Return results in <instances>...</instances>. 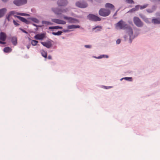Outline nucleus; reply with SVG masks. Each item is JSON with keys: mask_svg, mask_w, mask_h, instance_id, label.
<instances>
[{"mask_svg": "<svg viewBox=\"0 0 160 160\" xmlns=\"http://www.w3.org/2000/svg\"><path fill=\"white\" fill-rule=\"evenodd\" d=\"M157 8V6L155 5L152 6L151 8H148L146 9V11L149 13H152L153 12L156 10Z\"/></svg>", "mask_w": 160, "mask_h": 160, "instance_id": "nucleus-11", "label": "nucleus"}, {"mask_svg": "<svg viewBox=\"0 0 160 160\" xmlns=\"http://www.w3.org/2000/svg\"><path fill=\"white\" fill-rule=\"evenodd\" d=\"M97 28H101V27H100L99 26H97V27H96V28H93V30L95 29H96Z\"/></svg>", "mask_w": 160, "mask_h": 160, "instance_id": "nucleus-41", "label": "nucleus"}, {"mask_svg": "<svg viewBox=\"0 0 160 160\" xmlns=\"http://www.w3.org/2000/svg\"><path fill=\"white\" fill-rule=\"evenodd\" d=\"M2 1L4 2H7L8 0H2Z\"/></svg>", "mask_w": 160, "mask_h": 160, "instance_id": "nucleus-44", "label": "nucleus"}, {"mask_svg": "<svg viewBox=\"0 0 160 160\" xmlns=\"http://www.w3.org/2000/svg\"><path fill=\"white\" fill-rule=\"evenodd\" d=\"M139 5L136 6L135 8L131 9L128 12H132L138 10L139 9Z\"/></svg>", "mask_w": 160, "mask_h": 160, "instance_id": "nucleus-20", "label": "nucleus"}, {"mask_svg": "<svg viewBox=\"0 0 160 160\" xmlns=\"http://www.w3.org/2000/svg\"><path fill=\"white\" fill-rule=\"evenodd\" d=\"M49 29H62V27L60 26H53V27H50L49 28Z\"/></svg>", "mask_w": 160, "mask_h": 160, "instance_id": "nucleus-24", "label": "nucleus"}, {"mask_svg": "<svg viewBox=\"0 0 160 160\" xmlns=\"http://www.w3.org/2000/svg\"><path fill=\"white\" fill-rule=\"evenodd\" d=\"M140 16L143 21L145 20L147 18L145 16L143 15H140Z\"/></svg>", "mask_w": 160, "mask_h": 160, "instance_id": "nucleus-34", "label": "nucleus"}, {"mask_svg": "<svg viewBox=\"0 0 160 160\" xmlns=\"http://www.w3.org/2000/svg\"><path fill=\"white\" fill-rule=\"evenodd\" d=\"M144 21L147 23H151L149 20V19L147 18Z\"/></svg>", "mask_w": 160, "mask_h": 160, "instance_id": "nucleus-35", "label": "nucleus"}, {"mask_svg": "<svg viewBox=\"0 0 160 160\" xmlns=\"http://www.w3.org/2000/svg\"><path fill=\"white\" fill-rule=\"evenodd\" d=\"M0 43L2 44H5L6 43L5 42H2V41H0Z\"/></svg>", "mask_w": 160, "mask_h": 160, "instance_id": "nucleus-40", "label": "nucleus"}, {"mask_svg": "<svg viewBox=\"0 0 160 160\" xmlns=\"http://www.w3.org/2000/svg\"><path fill=\"white\" fill-rule=\"evenodd\" d=\"M80 27L79 25H68L67 27V29L65 30L64 29L62 30V32H69L70 31H72V30H70L71 29H75L77 28H79Z\"/></svg>", "mask_w": 160, "mask_h": 160, "instance_id": "nucleus-6", "label": "nucleus"}, {"mask_svg": "<svg viewBox=\"0 0 160 160\" xmlns=\"http://www.w3.org/2000/svg\"><path fill=\"white\" fill-rule=\"evenodd\" d=\"M75 4L77 7L81 8H85L88 6L87 3L83 0L77 2H76Z\"/></svg>", "mask_w": 160, "mask_h": 160, "instance_id": "nucleus-5", "label": "nucleus"}, {"mask_svg": "<svg viewBox=\"0 0 160 160\" xmlns=\"http://www.w3.org/2000/svg\"><path fill=\"white\" fill-rule=\"evenodd\" d=\"M52 21L54 22L60 24L64 25L66 23V22L65 21L58 19H52Z\"/></svg>", "mask_w": 160, "mask_h": 160, "instance_id": "nucleus-10", "label": "nucleus"}, {"mask_svg": "<svg viewBox=\"0 0 160 160\" xmlns=\"http://www.w3.org/2000/svg\"><path fill=\"white\" fill-rule=\"evenodd\" d=\"M84 47L86 48H92V46L91 45H86L84 46Z\"/></svg>", "mask_w": 160, "mask_h": 160, "instance_id": "nucleus-37", "label": "nucleus"}, {"mask_svg": "<svg viewBox=\"0 0 160 160\" xmlns=\"http://www.w3.org/2000/svg\"><path fill=\"white\" fill-rule=\"evenodd\" d=\"M68 3L67 0H59L57 2L58 6L61 7H65L67 5Z\"/></svg>", "mask_w": 160, "mask_h": 160, "instance_id": "nucleus-9", "label": "nucleus"}, {"mask_svg": "<svg viewBox=\"0 0 160 160\" xmlns=\"http://www.w3.org/2000/svg\"><path fill=\"white\" fill-rule=\"evenodd\" d=\"M31 20L37 23H38L39 22V20L36 18H32L31 19Z\"/></svg>", "mask_w": 160, "mask_h": 160, "instance_id": "nucleus-28", "label": "nucleus"}, {"mask_svg": "<svg viewBox=\"0 0 160 160\" xmlns=\"http://www.w3.org/2000/svg\"><path fill=\"white\" fill-rule=\"evenodd\" d=\"M38 41L35 40H33L31 42V44L33 46H35L37 44Z\"/></svg>", "mask_w": 160, "mask_h": 160, "instance_id": "nucleus-30", "label": "nucleus"}, {"mask_svg": "<svg viewBox=\"0 0 160 160\" xmlns=\"http://www.w3.org/2000/svg\"><path fill=\"white\" fill-rule=\"evenodd\" d=\"M110 10L107 8H101L99 11V15L103 17L107 16L110 14Z\"/></svg>", "mask_w": 160, "mask_h": 160, "instance_id": "nucleus-3", "label": "nucleus"}, {"mask_svg": "<svg viewBox=\"0 0 160 160\" xmlns=\"http://www.w3.org/2000/svg\"><path fill=\"white\" fill-rule=\"evenodd\" d=\"M123 79H125L129 81H132V78L131 77H125L124 78H122L120 79L121 80H122Z\"/></svg>", "mask_w": 160, "mask_h": 160, "instance_id": "nucleus-29", "label": "nucleus"}, {"mask_svg": "<svg viewBox=\"0 0 160 160\" xmlns=\"http://www.w3.org/2000/svg\"><path fill=\"white\" fill-rule=\"evenodd\" d=\"M148 5L149 4H146L142 6H141L139 5V8H140V9H142L147 7L148 6Z\"/></svg>", "mask_w": 160, "mask_h": 160, "instance_id": "nucleus-25", "label": "nucleus"}, {"mask_svg": "<svg viewBox=\"0 0 160 160\" xmlns=\"http://www.w3.org/2000/svg\"><path fill=\"white\" fill-rule=\"evenodd\" d=\"M45 37V34L44 33L37 34L36 35L34 38L37 40H42Z\"/></svg>", "mask_w": 160, "mask_h": 160, "instance_id": "nucleus-12", "label": "nucleus"}, {"mask_svg": "<svg viewBox=\"0 0 160 160\" xmlns=\"http://www.w3.org/2000/svg\"><path fill=\"white\" fill-rule=\"evenodd\" d=\"M105 58H108V56L107 55H105Z\"/></svg>", "mask_w": 160, "mask_h": 160, "instance_id": "nucleus-46", "label": "nucleus"}, {"mask_svg": "<svg viewBox=\"0 0 160 160\" xmlns=\"http://www.w3.org/2000/svg\"><path fill=\"white\" fill-rule=\"evenodd\" d=\"M6 9L5 8H3L0 10V18L2 17L6 11Z\"/></svg>", "mask_w": 160, "mask_h": 160, "instance_id": "nucleus-21", "label": "nucleus"}, {"mask_svg": "<svg viewBox=\"0 0 160 160\" xmlns=\"http://www.w3.org/2000/svg\"><path fill=\"white\" fill-rule=\"evenodd\" d=\"M13 23L16 26H18L19 25V24L15 20H13Z\"/></svg>", "mask_w": 160, "mask_h": 160, "instance_id": "nucleus-36", "label": "nucleus"}, {"mask_svg": "<svg viewBox=\"0 0 160 160\" xmlns=\"http://www.w3.org/2000/svg\"><path fill=\"white\" fill-rule=\"evenodd\" d=\"M15 17L19 19L21 21L27 24H28L30 23V22L29 21L27 20L26 19L22 17L17 16H15Z\"/></svg>", "mask_w": 160, "mask_h": 160, "instance_id": "nucleus-13", "label": "nucleus"}, {"mask_svg": "<svg viewBox=\"0 0 160 160\" xmlns=\"http://www.w3.org/2000/svg\"><path fill=\"white\" fill-rule=\"evenodd\" d=\"M17 12H16L14 11H12L10 12H9V13L8 14V16H7V17L6 18L8 20V21H9V20H10L9 18H10V17L12 15H14L15 14H17Z\"/></svg>", "mask_w": 160, "mask_h": 160, "instance_id": "nucleus-17", "label": "nucleus"}, {"mask_svg": "<svg viewBox=\"0 0 160 160\" xmlns=\"http://www.w3.org/2000/svg\"><path fill=\"white\" fill-rule=\"evenodd\" d=\"M94 57L95 58H96L100 59V58H105V55H102L100 56H99V57Z\"/></svg>", "mask_w": 160, "mask_h": 160, "instance_id": "nucleus-33", "label": "nucleus"}, {"mask_svg": "<svg viewBox=\"0 0 160 160\" xmlns=\"http://www.w3.org/2000/svg\"><path fill=\"white\" fill-rule=\"evenodd\" d=\"M17 38L16 37H13L12 38L11 41L13 45H16L17 44Z\"/></svg>", "mask_w": 160, "mask_h": 160, "instance_id": "nucleus-19", "label": "nucleus"}, {"mask_svg": "<svg viewBox=\"0 0 160 160\" xmlns=\"http://www.w3.org/2000/svg\"><path fill=\"white\" fill-rule=\"evenodd\" d=\"M52 57L50 56H48V58L49 59H52Z\"/></svg>", "mask_w": 160, "mask_h": 160, "instance_id": "nucleus-43", "label": "nucleus"}, {"mask_svg": "<svg viewBox=\"0 0 160 160\" xmlns=\"http://www.w3.org/2000/svg\"><path fill=\"white\" fill-rule=\"evenodd\" d=\"M12 51V49L11 48L9 47H6L4 48L3 51L5 52H9Z\"/></svg>", "mask_w": 160, "mask_h": 160, "instance_id": "nucleus-23", "label": "nucleus"}, {"mask_svg": "<svg viewBox=\"0 0 160 160\" xmlns=\"http://www.w3.org/2000/svg\"><path fill=\"white\" fill-rule=\"evenodd\" d=\"M40 52L42 56L45 58H46L47 56V53L44 50H42L40 51Z\"/></svg>", "mask_w": 160, "mask_h": 160, "instance_id": "nucleus-22", "label": "nucleus"}, {"mask_svg": "<svg viewBox=\"0 0 160 160\" xmlns=\"http://www.w3.org/2000/svg\"><path fill=\"white\" fill-rule=\"evenodd\" d=\"M41 43L43 46L46 47L48 48H50L52 46L51 44L50 43L48 42H41Z\"/></svg>", "mask_w": 160, "mask_h": 160, "instance_id": "nucleus-18", "label": "nucleus"}, {"mask_svg": "<svg viewBox=\"0 0 160 160\" xmlns=\"http://www.w3.org/2000/svg\"><path fill=\"white\" fill-rule=\"evenodd\" d=\"M105 6L106 8H109L111 9H112L113 11L115 10V7L112 4L110 3H107L106 4Z\"/></svg>", "mask_w": 160, "mask_h": 160, "instance_id": "nucleus-16", "label": "nucleus"}, {"mask_svg": "<svg viewBox=\"0 0 160 160\" xmlns=\"http://www.w3.org/2000/svg\"><path fill=\"white\" fill-rule=\"evenodd\" d=\"M115 28L117 29H126L127 32L128 34L129 42L131 43L132 40L136 36L133 34L132 28L128 25L125 22L122 20H120L115 25Z\"/></svg>", "mask_w": 160, "mask_h": 160, "instance_id": "nucleus-2", "label": "nucleus"}, {"mask_svg": "<svg viewBox=\"0 0 160 160\" xmlns=\"http://www.w3.org/2000/svg\"><path fill=\"white\" fill-rule=\"evenodd\" d=\"M111 87H109V88H105L106 89H107V88H111Z\"/></svg>", "mask_w": 160, "mask_h": 160, "instance_id": "nucleus-49", "label": "nucleus"}, {"mask_svg": "<svg viewBox=\"0 0 160 160\" xmlns=\"http://www.w3.org/2000/svg\"><path fill=\"white\" fill-rule=\"evenodd\" d=\"M42 23L43 24H45V25H51L52 24V23L51 22L47 21H42Z\"/></svg>", "mask_w": 160, "mask_h": 160, "instance_id": "nucleus-26", "label": "nucleus"}, {"mask_svg": "<svg viewBox=\"0 0 160 160\" xmlns=\"http://www.w3.org/2000/svg\"><path fill=\"white\" fill-rule=\"evenodd\" d=\"M33 25L34 26H36V27H37V25L35 24H33Z\"/></svg>", "mask_w": 160, "mask_h": 160, "instance_id": "nucleus-48", "label": "nucleus"}, {"mask_svg": "<svg viewBox=\"0 0 160 160\" xmlns=\"http://www.w3.org/2000/svg\"><path fill=\"white\" fill-rule=\"evenodd\" d=\"M6 38V35L5 33L1 32L0 33V39L2 41H5Z\"/></svg>", "mask_w": 160, "mask_h": 160, "instance_id": "nucleus-15", "label": "nucleus"}, {"mask_svg": "<svg viewBox=\"0 0 160 160\" xmlns=\"http://www.w3.org/2000/svg\"><path fill=\"white\" fill-rule=\"evenodd\" d=\"M124 38H125V40H126L127 39V36H125Z\"/></svg>", "mask_w": 160, "mask_h": 160, "instance_id": "nucleus-47", "label": "nucleus"}, {"mask_svg": "<svg viewBox=\"0 0 160 160\" xmlns=\"http://www.w3.org/2000/svg\"><path fill=\"white\" fill-rule=\"evenodd\" d=\"M62 33V31H58V32H52V34L54 35H61Z\"/></svg>", "mask_w": 160, "mask_h": 160, "instance_id": "nucleus-27", "label": "nucleus"}, {"mask_svg": "<svg viewBox=\"0 0 160 160\" xmlns=\"http://www.w3.org/2000/svg\"><path fill=\"white\" fill-rule=\"evenodd\" d=\"M119 10H118L114 14V15H113V16H116L117 15V12H118V11Z\"/></svg>", "mask_w": 160, "mask_h": 160, "instance_id": "nucleus-42", "label": "nucleus"}, {"mask_svg": "<svg viewBox=\"0 0 160 160\" xmlns=\"http://www.w3.org/2000/svg\"><path fill=\"white\" fill-rule=\"evenodd\" d=\"M126 2L127 3L129 4H132L134 3V2L133 0H126Z\"/></svg>", "mask_w": 160, "mask_h": 160, "instance_id": "nucleus-32", "label": "nucleus"}, {"mask_svg": "<svg viewBox=\"0 0 160 160\" xmlns=\"http://www.w3.org/2000/svg\"><path fill=\"white\" fill-rule=\"evenodd\" d=\"M87 18L90 20L94 21H100L101 20L100 18L99 17L92 14H89L87 16Z\"/></svg>", "mask_w": 160, "mask_h": 160, "instance_id": "nucleus-7", "label": "nucleus"}, {"mask_svg": "<svg viewBox=\"0 0 160 160\" xmlns=\"http://www.w3.org/2000/svg\"><path fill=\"white\" fill-rule=\"evenodd\" d=\"M152 22L154 24H160V18H153L152 20Z\"/></svg>", "mask_w": 160, "mask_h": 160, "instance_id": "nucleus-14", "label": "nucleus"}, {"mask_svg": "<svg viewBox=\"0 0 160 160\" xmlns=\"http://www.w3.org/2000/svg\"><path fill=\"white\" fill-rule=\"evenodd\" d=\"M20 30L21 31H22L23 32L26 33V34H27L28 33L27 32H26V31L22 29L21 28H19Z\"/></svg>", "mask_w": 160, "mask_h": 160, "instance_id": "nucleus-38", "label": "nucleus"}, {"mask_svg": "<svg viewBox=\"0 0 160 160\" xmlns=\"http://www.w3.org/2000/svg\"><path fill=\"white\" fill-rule=\"evenodd\" d=\"M27 2V0H14L13 2L16 5L20 6L26 4Z\"/></svg>", "mask_w": 160, "mask_h": 160, "instance_id": "nucleus-8", "label": "nucleus"}, {"mask_svg": "<svg viewBox=\"0 0 160 160\" xmlns=\"http://www.w3.org/2000/svg\"><path fill=\"white\" fill-rule=\"evenodd\" d=\"M52 11L57 15H59L60 18L62 17L65 20L67 21V22L70 23H76L79 22L78 20L71 17H68L63 15L62 13H65L69 11V8H66L59 9L58 8H52Z\"/></svg>", "mask_w": 160, "mask_h": 160, "instance_id": "nucleus-1", "label": "nucleus"}, {"mask_svg": "<svg viewBox=\"0 0 160 160\" xmlns=\"http://www.w3.org/2000/svg\"><path fill=\"white\" fill-rule=\"evenodd\" d=\"M30 46V45H28L27 46V48H28V49L29 48Z\"/></svg>", "mask_w": 160, "mask_h": 160, "instance_id": "nucleus-45", "label": "nucleus"}, {"mask_svg": "<svg viewBox=\"0 0 160 160\" xmlns=\"http://www.w3.org/2000/svg\"><path fill=\"white\" fill-rule=\"evenodd\" d=\"M17 14L21 16H29V15L28 14L24 13H17Z\"/></svg>", "mask_w": 160, "mask_h": 160, "instance_id": "nucleus-31", "label": "nucleus"}, {"mask_svg": "<svg viewBox=\"0 0 160 160\" xmlns=\"http://www.w3.org/2000/svg\"><path fill=\"white\" fill-rule=\"evenodd\" d=\"M121 42V40L120 39H118L116 41L117 44H119Z\"/></svg>", "mask_w": 160, "mask_h": 160, "instance_id": "nucleus-39", "label": "nucleus"}, {"mask_svg": "<svg viewBox=\"0 0 160 160\" xmlns=\"http://www.w3.org/2000/svg\"><path fill=\"white\" fill-rule=\"evenodd\" d=\"M159 16H160V13H159Z\"/></svg>", "mask_w": 160, "mask_h": 160, "instance_id": "nucleus-51", "label": "nucleus"}, {"mask_svg": "<svg viewBox=\"0 0 160 160\" xmlns=\"http://www.w3.org/2000/svg\"><path fill=\"white\" fill-rule=\"evenodd\" d=\"M100 30V29H97V30H98V31H99V30Z\"/></svg>", "mask_w": 160, "mask_h": 160, "instance_id": "nucleus-50", "label": "nucleus"}, {"mask_svg": "<svg viewBox=\"0 0 160 160\" xmlns=\"http://www.w3.org/2000/svg\"><path fill=\"white\" fill-rule=\"evenodd\" d=\"M133 22L134 24L138 27H142L143 25V22L137 17H135L133 18Z\"/></svg>", "mask_w": 160, "mask_h": 160, "instance_id": "nucleus-4", "label": "nucleus"}]
</instances>
